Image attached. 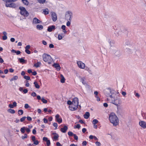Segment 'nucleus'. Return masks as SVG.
I'll use <instances>...</instances> for the list:
<instances>
[{"label":"nucleus","mask_w":146,"mask_h":146,"mask_svg":"<svg viewBox=\"0 0 146 146\" xmlns=\"http://www.w3.org/2000/svg\"><path fill=\"white\" fill-rule=\"evenodd\" d=\"M59 137V135L57 134L56 135H54L53 137V139L56 141L58 140V138Z\"/></svg>","instance_id":"f704fd0d"},{"label":"nucleus","mask_w":146,"mask_h":146,"mask_svg":"<svg viewBox=\"0 0 146 146\" xmlns=\"http://www.w3.org/2000/svg\"><path fill=\"white\" fill-rule=\"evenodd\" d=\"M23 113V111L22 110H19L18 111V113L19 115H22Z\"/></svg>","instance_id":"c9c22d12"},{"label":"nucleus","mask_w":146,"mask_h":146,"mask_svg":"<svg viewBox=\"0 0 146 146\" xmlns=\"http://www.w3.org/2000/svg\"><path fill=\"white\" fill-rule=\"evenodd\" d=\"M18 76H15L10 80V81H11L14 80H16L18 79Z\"/></svg>","instance_id":"473e14b6"},{"label":"nucleus","mask_w":146,"mask_h":146,"mask_svg":"<svg viewBox=\"0 0 146 146\" xmlns=\"http://www.w3.org/2000/svg\"><path fill=\"white\" fill-rule=\"evenodd\" d=\"M26 117L25 116H24V117H23L20 119V121L21 122H23V121H24L25 120V119H26Z\"/></svg>","instance_id":"c03bdc74"},{"label":"nucleus","mask_w":146,"mask_h":146,"mask_svg":"<svg viewBox=\"0 0 146 146\" xmlns=\"http://www.w3.org/2000/svg\"><path fill=\"white\" fill-rule=\"evenodd\" d=\"M7 39V36L6 35H4L3 36V40H6Z\"/></svg>","instance_id":"69168bd1"},{"label":"nucleus","mask_w":146,"mask_h":146,"mask_svg":"<svg viewBox=\"0 0 146 146\" xmlns=\"http://www.w3.org/2000/svg\"><path fill=\"white\" fill-rule=\"evenodd\" d=\"M67 104L69 105H72V102H71L70 100H68L67 101Z\"/></svg>","instance_id":"603ef678"},{"label":"nucleus","mask_w":146,"mask_h":146,"mask_svg":"<svg viewBox=\"0 0 146 146\" xmlns=\"http://www.w3.org/2000/svg\"><path fill=\"white\" fill-rule=\"evenodd\" d=\"M108 42L111 46V47L112 44H115V42L114 40L109 39L108 40Z\"/></svg>","instance_id":"412c9836"},{"label":"nucleus","mask_w":146,"mask_h":146,"mask_svg":"<svg viewBox=\"0 0 146 146\" xmlns=\"http://www.w3.org/2000/svg\"><path fill=\"white\" fill-rule=\"evenodd\" d=\"M80 125L79 124H77L76 125H75L74 127V128H78L79 129L80 127Z\"/></svg>","instance_id":"37998d69"},{"label":"nucleus","mask_w":146,"mask_h":146,"mask_svg":"<svg viewBox=\"0 0 146 146\" xmlns=\"http://www.w3.org/2000/svg\"><path fill=\"white\" fill-rule=\"evenodd\" d=\"M95 143L97 146H100L101 143L99 141H96V142Z\"/></svg>","instance_id":"8fccbe9b"},{"label":"nucleus","mask_w":146,"mask_h":146,"mask_svg":"<svg viewBox=\"0 0 146 146\" xmlns=\"http://www.w3.org/2000/svg\"><path fill=\"white\" fill-rule=\"evenodd\" d=\"M98 122V121L96 119H94L92 121V123L93 124H95L97 123Z\"/></svg>","instance_id":"a18cd8bd"},{"label":"nucleus","mask_w":146,"mask_h":146,"mask_svg":"<svg viewBox=\"0 0 146 146\" xmlns=\"http://www.w3.org/2000/svg\"><path fill=\"white\" fill-rule=\"evenodd\" d=\"M28 136L26 133H25L24 134V136H21V138L23 140L25 139Z\"/></svg>","instance_id":"ea45409f"},{"label":"nucleus","mask_w":146,"mask_h":146,"mask_svg":"<svg viewBox=\"0 0 146 146\" xmlns=\"http://www.w3.org/2000/svg\"><path fill=\"white\" fill-rule=\"evenodd\" d=\"M18 60L21 63H24L26 62V60H24L22 58H19Z\"/></svg>","instance_id":"393cba45"},{"label":"nucleus","mask_w":146,"mask_h":146,"mask_svg":"<svg viewBox=\"0 0 146 146\" xmlns=\"http://www.w3.org/2000/svg\"><path fill=\"white\" fill-rule=\"evenodd\" d=\"M68 134L69 136H73L74 135V134H73V133L72 132L70 131L68 132Z\"/></svg>","instance_id":"a19ab883"},{"label":"nucleus","mask_w":146,"mask_h":146,"mask_svg":"<svg viewBox=\"0 0 146 146\" xmlns=\"http://www.w3.org/2000/svg\"><path fill=\"white\" fill-rule=\"evenodd\" d=\"M31 96L33 97H35L36 96V94L35 92H33L31 93Z\"/></svg>","instance_id":"3c124183"},{"label":"nucleus","mask_w":146,"mask_h":146,"mask_svg":"<svg viewBox=\"0 0 146 146\" xmlns=\"http://www.w3.org/2000/svg\"><path fill=\"white\" fill-rule=\"evenodd\" d=\"M25 129L26 127H23L21 128L20 129V131L22 133H24L25 132Z\"/></svg>","instance_id":"72a5a7b5"},{"label":"nucleus","mask_w":146,"mask_h":146,"mask_svg":"<svg viewBox=\"0 0 146 146\" xmlns=\"http://www.w3.org/2000/svg\"><path fill=\"white\" fill-rule=\"evenodd\" d=\"M25 52L27 53L28 54H29L31 53L30 51L29 50L25 49Z\"/></svg>","instance_id":"6e6d98bb"},{"label":"nucleus","mask_w":146,"mask_h":146,"mask_svg":"<svg viewBox=\"0 0 146 146\" xmlns=\"http://www.w3.org/2000/svg\"><path fill=\"white\" fill-rule=\"evenodd\" d=\"M114 97L112 98V103L116 106H118L119 104L120 100L119 98H117V97H115L114 96Z\"/></svg>","instance_id":"6e6552de"},{"label":"nucleus","mask_w":146,"mask_h":146,"mask_svg":"<svg viewBox=\"0 0 146 146\" xmlns=\"http://www.w3.org/2000/svg\"><path fill=\"white\" fill-rule=\"evenodd\" d=\"M24 78L27 80H31L30 77L27 76H24Z\"/></svg>","instance_id":"58836bf2"},{"label":"nucleus","mask_w":146,"mask_h":146,"mask_svg":"<svg viewBox=\"0 0 146 146\" xmlns=\"http://www.w3.org/2000/svg\"><path fill=\"white\" fill-rule=\"evenodd\" d=\"M53 66L56 68L58 71L60 70V69L61 68L58 64L54 63L53 65Z\"/></svg>","instance_id":"aec40b11"},{"label":"nucleus","mask_w":146,"mask_h":146,"mask_svg":"<svg viewBox=\"0 0 146 146\" xmlns=\"http://www.w3.org/2000/svg\"><path fill=\"white\" fill-rule=\"evenodd\" d=\"M90 113L88 112H86L85 114H84V116L85 118L87 119L90 116Z\"/></svg>","instance_id":"4be33fe9"},{"label":"nucleus","mask_w":146,"mask_h":146,"mask_svg":"<svg viewBox=\"0 0 146 146\" xmlns=\"http://www.w3.org/2000/svg\"><path fill=\"white\" fill-rule=\"evenodd\" d=\"M74 139L76 140H77L78 139V137L75 134H74L73 135Z\"/></svg>","instance_id":"09e8293b"},{"label":"nucleus","mask_w":146,"mask_h":146,"mask_svg":"<svg viewBox=\"0 0 146 146\" xmlns=\"http://www.w3.org/2000/svg\"><path fill=\"white\" fill-rule=\"evenodd\" d=\"M43 12L45 15H47L48 14V10L47 8L43 10Z\"/></svg>","instance_id":"c756f323"},{"label":"nucleus","mask_w":146,"mask_h":146,"mask_svg":"<svg viewBox=\"0 0 146 146\" xmlns=\"http://www.w3.org/2000/svg\"><path fill=\"white\" fill-rule=\"evenodd\" d=\"M110 122L113 124V126H116L119 124V120L118 117L114 113L110 114L109 117Z\"/></svg>","instance_id":"f03ea898"},{"label":"nucleus","mask_w":146,"mask_h":146,"mask_svg":"<svg viewBox=\"0 0 146 146\" xmlns=\"http://www.w3.org/2000/svg\"><path fill=\"white\" fill-rule=\"evenodd\" d=\"M24 107L25 109H27L29 107V106L28 104H25Z\"/></svg>","instance_id":"5fc2aeb1"},{"label":"nucleus","mask_w":146,"mask_h":146,"mask_svg":"<svg viewBox=\"0 0 146 146\" xmlns=\"http://www.w3.org/2000/svg\"><path fill=\"white\" fill-rule=\"evenodd\" d=\"M46 141V144L47 145L49 146L50 144V142L49 140H48Z\"/></svg>","instance_id":"13d9d810"},{"label":"nucleus","mask_w":146,"mask_h":146,"mask_svg":"<svg viewBox=\"0 0 146 146\" xmlns=\"http://www.w3.org/2000/svg\"><path fill=\"white\" fill-rule=\"evenodd\" d=\"M125 46L127 51L131 52L135 48V45L131 39L126 40L125 42Z\"/></svg>","instance_id":"f257e3e1"},{"label":"nucleus","mask_w":146,"mask_h":146,"mask_svg":"<svg viewBox=\"0 0 146 146\" xmlns=\"http://www.w3.org/2000/svg\"><path fill=\"white\" fill-rule=\"evenodd\" d=\"M41 64V62H38L34 64V66L36 68H38L39 67Z\"/></svg>","instance_id":"c85d7f7f"},{"label":"nucleus","mask_w":146,"mask_h":146,"mask_svg":"<svg viewBox=\"0 0 146 146\" xmlns=\"http://www.w3.org/2000/svg\"><path fill=\"white\" fill-rule=\"evenodd\" d=\"M49 47L50 48H52L54 47V45L52 44H50L49 45Z\"/></svg>","instance_id":"052dcab7"},{"label":"nucleus","mask_w":146,"mask_h":146,"mask_svg":"<svg viewBox=\"0 0 146 146\" xmlns=\"http://www.w3.org/2000/svg\"><path fill=\"white\" fill-rule=\"evenodd\" d=\"M73 14L72 12L70 11H67L65 15V17L67 21H70L72 20Z\"/></svg>","instance_id":"423d86ee"},{"label":"nucleus","mask_w":146,"mask_h":146,"mask_svg":"<svg viewBox=\"0 0 146 146\" xmlns=\"http://www.w3.org/2000/svg\"><path fill=\"white\" fill-rule=\"evenodd\" d=\"M34 84L35 85V88L37 89H39L40 88V86L36 82H34Z\"/></svg>","instance_id":"7c9ffc66"},{"label":"nucleus","mask_w":146,"mask_h":146,"mask_svg":"<svg viewBox=\"0 0 146 146\" xmlns=\"http://www.w3.org/2000/svg\"><path fill=\"white\" fill-rule=\"evenodd\" d=\"M41 101L43 103L46 104L47 102V101L46 100L44 99V98L42 97L41 98Z\"/></svg>","instance_id":"e433bc0d"},{"label":"nucleus","mask_w":146,"mask_h":146,"mask_svg":"<svg viewBox=\"0 0 146 146\" xmlns=\"http://www.w3.org/2000/svg\"><path fill=\"white\" fill-rule=\"evenodd\" d=\"M60 77H61V79H60V82L62 83H64L65 82V79L63 76V75L62 74H60Z\"/></svg>","instance_id":"bb28decb"},{"label":"nucleus","mask_w":146,"mask_h":146,"mask_svg":"<svg viewBox=\"0 0 146 146\" xmlns=\"http://www.w3.org/2000/svg\"><path fill=\"white\" fill-rule=\"evenodd\" d=\"M63 35V33H61L59 34L58 35V39L59 40L62 39L63 37L64 36H62Z\"/></svg>","instance_id":"a878e982"},{"label":"nucleus","mask_w":146,"mask_h":146,"mask_svg":"<svg viewBox=\"0 0 146 146\" xmlns=\"http://www.w3.org/2000/svg\"><path fill=\"white\" fill-rule=\"evenodd\" d=\"M68 21L66 23V25L67 26H69L70 25V23L69 21Z\"/></svg>","instance_id":"338daca9"},{"label":"nucleus","mask_w":146,"mask_h":146,"mask_svg":"<svg viewBox=\"0 0 146 146\" xmlns=\"http://www.w3.org/2000/svg\"><path fill=\"white\" fill-rule=\"evenodd\" d=\"M79 78L80 79V82H82L83 85H87L86 82L85 81V78L84 77H81L80 76Z\"/></svg>","instance_id":"6ab92c4d"},{"label":"nucleus","mask_w":146,"mask_h":146,"mask_svg":"<svg viewBox=\"0 0 146 146\" xmlns=\"http://www.w3.org/2000/svg\"><path fill=\"white\" fill-rule=\"evenodd\" d=\"M66 26L64 25H62V26L61 28L63 30H66Z\"/></svg>","instance_id":"e2e57ef3"},{"label":"nucleus","mask_w":146,"mask_h":146,"mask_svg":"<svg viewBox=\"0 0 146 146\" xmlns=\"http://www.w3.org/2000/svg\"><path fill=\"white\" fill-rule=\"evenodd\" d=\"M22 3L25 5H28L29 3L27 0H22Z\"/></svg>","instance_id":"cd10ccee"},{"label":"nucleus","mask_w":146,"mask_h":146,"mask_svg":"<svg viewBox=\"0 0 146 146\" xmlns=\"http://www.w3.org/2000/svg\"><path fill=\"white\" fill-rule=\"evenodd\" d=\"M43 28V26L40 25H38L36 26V29L39 30H41Z\"/></svg>","instance_id":"5701e85b"},{"label":"nucleus","mask_w":146,"mask_h":146,"mask_svg":"<svg viewBox=\"0 0 146 146\" xmlns=\"http://www.w3.org/2000/svg\"><path fill=\"white\" fill-rule=\"evenodd\" d=\"M34 135L36 134V131L35 129H34L32 131Z\"/></svg>","instance_id":"774afa93"},{"label":"nucleus","mask_w":146,"mask_h":146,"mask_svg":"<svg viewBox=\"0 0 146 146\" xmlns=\"http://www.w3.org/2000/svg\"><path fill=\"white\" fill-rule=\"evenodd\" d=\"M27 120L29 121H31L32 120V118L30 116H27L26 117Z\"/></svg>","instance_id":"4d7b16f0"},{"label":"nucleus","mask_w":146,"mask_h":146,"mask_svg":"<svg viewBox=\"0 0 146 146\" xmlns=\"http://www.w3.org/2000/svg\"><path fill=\"white\" fill-rule=\"evenodd\" d=\"M56 121L59 123H60L62 122V119L61 117L60 118V116L57 114L55 116Z\"/></svg>","instance_id":"f8f14e48"},{"label":"nucleus","mask_w":146,"mask_h":146,"mask_svg":"<svg viewBox=\"0 0 146 146\" xmlns=\"http://www.w3.org/2000/svg\"><path fill=\"white\" fill-rule=\"evenodd\" d=\"M135 95L137 98H139L140 96V95L137 93L135 92Z\"/></svg>","instance_id":"680f3d73"},{"label":"nucleus","mask_w":146,"mask_h":146,"mask_svg":"<svg viewBox=\"0 0 146 146\" xmlns=\"http://www.w3.org/2000/svg\"><path fill=\"white\" fill-rule=\"evenodd\" d=\"M25 130L28 133H29L31 131L30 129L29 128H26Z\"/></svg>","instance_id":"864d4df0"},{"label":"nucleus","mask_w":146,"mask_h":146,"mask_svg":"<svg viewBox=\"0 0 146 146\" xmlns=\"http://www.w3.org/2000/svg\"><path fill=\"white\" fill-rule=\"evenodd\" d=\"M7 111L8 112L12 114H13L15 113V111L14 110L11 109H9L7 110Z\"/></svg>","instance_id":"2f4dec72"},{"label":"nucleus","mask_w":146,"mask_h":146,"mask_svg":"<svg viewBox=\"0 0 146 146\" xmlns=\"http://www.w3.org/2000/svg\"><path fill=\"white\" fill-rule=\"evenodd\" d=\"M53 125L56 127L55 129H57V127L58 126V124L57 123L55 122L54 123H53Z\"/></svg>","instance_id":"49530a36"},{"label":"nucleus","mask_w":146,"mask_h":146,"mask_svg":"<svg viewBox=\"0 0 146 146\" xmlns=\"http://www.w3.org/2000/svg\"><path fill=\"white\" fill-rule=\"evenodd\" d=\"M42 23V21L38 19L37 18L35 17L33 19V23L34 24H39Z\"/></svg>","instance_id":"2eb2a0df"},{"label":"nucleus","mask_w":146,"mask_h":146,"mask_svg":"<svg viewBox=\"0 0 146 146\" xmlns=\"http://www.w3.org/2000/svg\"><path fill=\"white\" fill-rule=\"evenodd\" d=\"M112 52L116 56L119 57L121 55L120 50L115 47H113L112 49Z\"/></svg>","instance_id":"0eeeda50"},{"label":"nucleus","mask_w":146,"mask_h":146,"mask_svg":"<svg viewBox=\"0 0 146 146\" xmlns=\"http://www.w3.org/2000/svg\"><path fill=\"white\" fill-rule=\"evenodd\" d=\"M52 17L53 21L55 22L57 20V16L56 13L54 12H52Z\"/></svg>","instance_id":"4468645a"},{"label":"nucleus","mask_w":146,"mask_h":146,"mask_svg":"<svg viewBox=\"0 0 146 146\" xmlns=\"http://www.w3.org/2000/svg\"><path fill=\"white\" fill-rule=\"evenodd\" d=\"M42 57L44 62H47L48 64L51 63L52 59L49 55L44 53L42 55Z\"/></svg>","instance_id":"39448f33"},{"label":"nucleus","mask_w":146,"mask_h":146,"mask_svg":"<svg viewBox=\"0 0 146 146\" xmlns=\"http://www.w3.org/2000/svg\"><path fill=\"white\" fill-rule=\"evenodd\" d=\"M38 143L39 142L38 140H35L33 141V143L35 145H37Z\"/></svg>","instance_id":"de8ad7c7"},{"label":"nucleus","mask_w":146,"mask_h":146,"mask_svg":"<svg viewBox=\"0 0 146 146\" xmlns=\"http://www.w3.org/2000/svg\"><path fill=\"white\" fill-rule=\"evenodd\" d=\"M38 1L40 3L43 4L45 3L46 0H38Z\"/></svg>","instance_id":"79ce46f5"},{"label":"nucleus","mask_w":146,"mask_h":146,"mask_svg":"<svg viewBox=\"0 0 146 146\" xmlns=\"http://www.w3.org/2000/svg\"><path fill=\"white\" fill-rule=\"evenodd\" d=\"M95 97L97 98L96 100L98 101H99L100 100V99L99 98L98 95H96Z\"/></svg>","instance_id":"bf43d9fd"},{"label":"nucleus","mask_w":146,"mask_h":146,"mask_svg":"<svg viewBox=\"0 0 146 146\" xmlns=\"http://www.w3.org/2000/svg\"><path fill=\"white\" fill-rule=\"evenodd\" d=\"M68 129V127L66 125H64L63 128H62L60 129V131L62 133H65Z\"/></svg>","instance_id":"a211bd4d"},{"label":"nucleus","mask_w":146,"mask_h":146,"mask_svg":"<svg viewBox=\"0 0 146 146\" xmlns=\"http://www.w3.org/2000/svg\"><path fill=\"white\" fill-rule=\"evenodd\" d=\"M104 94L107 97L112 98L116 95V91L111 88H107L104 90Z\"/></svg>","instance_id":"7ed1b4c3"},{"label":"nucleus","mask_w":146,"mask_h":146,"mask_svg":"<svg viewBox=\"0 0 146 146\" xmlns=\"http://www.w3.org/2000/svg\"><path fill=\"white\" fill-rule=\"evenodd\" d=\"M20 14L22 15L24 17H28L29 15V13L26 10V11H20Z\"/></svg>","instance_id":"dca6fc26"},{"label":"nucleus","mask_w":146,"mask_h":146,"mask_svg":"<svg viewBox=\"0 0 146 146\" xmlns=\"http://www.w3.org/2000/svg\"><path fill=\"white\" fill-rule=\"evenodd\" d=\"M55 29V26L53 25L50 26L48 27L47 29V31L49 32H51L53 30Z\"/></svg>","instance_id":"f3484780"},{"label":"nucleus","mask_w":146,"mask_h":146,"mask_svg":"<svg viewBox=\"0 0 146 146\" xmlns=\"http://www.w3.org/2000/svg\"><path fill=\"white\" fill-rule=\"evenodd\" d=\"M6 2L5 6L7 7L15 8L16 7V4L13 2H15L17 0H2Z\"/></svg>","instance_id":"20e7f679"},{"label":"nucleus","mask_w":146,"mask_h":146,"mask_svg":"<svg viewBox=\"0 0 146 146\" xmlns=\"http://www.w3.org/2000/svg\"><path fill=\"white\" fill-rule=\"evenodd\" d=\"M72 105L77 107L78 105V99L77 98H75L72 100Z\"/></svg>","instance_id":"1a4fd4ad"},{"label":"nucleus","mask_w":146,"mask_h":146,"mask_svg":"<svg viewBox=\"0 0 146 146\" xmlns=\"http://www.w3.org/2000/svg\"><path fill=\"white\" fill-rule=\"evenodd\" d=\"M69 108L70 110L73 111L76 110L77 108V107H76L75 106H74V107H73V106H69Z\"/></svg>","instance_id":"b1692460"},{"label":"nucleus","mask_w":146,"mask_h":146,"mask_svg":"<svg viewBox=\"0 0 146 146\" xmlns=\"http://www.w3.org/2000/svg\"><path fill=\"white\" fill-rule=\"evenodd\" d=\"M139 125L143 128H146V122L143 121H140L139 123Z\"/></svg>","instance_id":"ddd939ff"},{"label":"nucleus","mask_w":146,"mask_h":146,"mask_svg":"<svg viewBox=\"0 0 146 146\" xmlns=\"http://www.w3.org/2000/svg\"><path fill=\"white\" fill-rule=\"evenodd\" d=\"M78 67L81 69H84L85 67V64L82 62L79 61L77 62Z\"/></svg>","instance_id":"9d476101"},{"label":"nucleus","mask_w":146,"mask_h":146,"mask_svg":"<svg viewBox=\"0 0 146 146\" xmlns=\"http://www.w3.org/2000/svg\"><path fill=\"white\" fill-rule=\"evenodd\" d=\"M31 138H32V140L33 141H34L35 140L36 138L35 136H32Z\"/></svg>","instance_id":"0e129e2a"},{"label":"nucleus","mask_w":146,"mask_h":146,"mask_svg":"<svg viewBox=\"0 0 146 146\" xmlns=\"http://www.w3.org/2000/svg\"><path fill=\"white\" fill-rule=\"evenodd\" d=\"M19 9L20 10V11H26V9L25 8L23 7H19Z\"/></svg>","instance_id":"4c0bfd02"},{"label":"nucleus","mask_w":146,"mask_h":146,"mask_svg":"<svg viewBox=\"0 0 146 146\" xmlns=\"http://www.w3.org/2000/svg\"><path fill=\"white\" fill-rule=\"evenodd\" d=\"M121 32L120 31H118L117 30H115L114 35V36L116 37H118L121 36Z\"/></svg>","instance_id":"9b49d317"}]
</instances>
